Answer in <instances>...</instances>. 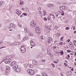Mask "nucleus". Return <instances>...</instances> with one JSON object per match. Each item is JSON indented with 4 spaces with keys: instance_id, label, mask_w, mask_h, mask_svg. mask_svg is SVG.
<instances>
[{
    "instance_id": "f257e3e1",
    "label": "nucleus",
    "mask_w": 76,
    "mask_h": 76,
    "mask_svg": "<svg viewBox=\"0 0 76 76\" xmlns=\"http://www.w3.org/2000/svg\"><path fill=\"white\" fill-rule=\"evenodd\" d=\"M27 72L29 74V75H34L35 73L34 71L31 69H28L27 70Z\"/></svg>"
},
{
    "instance_id": "f03ea898",
    "label": "nucleus",
    "mask_w": 76,
    "mask_h": 76,
    "mask_svg": "<svg viewBox=\"0 0 76 76\" xmlns=\"http://www.w3.org/2000/svg\"><path fill=\"white\" fill-rule=\"evenodd\" d=\"M20 50L21 52L24 53H25L26 51V49L25 48V47L23 45H22L21 47L20 48Z\"/></svg>"
},
{
    "instance_id": "7ed1b4c3",
    "label": "nucleus",
    "mask_w": 76,
    "mask_h": 76,
    "mask_svg": "<svg viewBox=\"0 0 76 76\" xmlns=\"http://www.w3.org/2000/svg\"><path fill=\"white\" fill-rule=\"evenodd\" d=\"M30 26L31 27H35L36 26V23H34V20H33L30 23Z\"/></svg>"
},
{
    "instance_id": "20e7f679",
    "label": "nucleus",
    "mask_w": 76,
    "mask_h": 76,
    "mask_svg": "<svg viewBox=\"0 0 76 76\" xmlns=\"http://www.w3.org/2000/svg\"><path fill=\"white\" fill-rule=\"evenodd\" d=\"M10 28H13L14 29L16 28V25L12 23H11L10 24Z\"/></svg>"
},
{
    "instance_id": "39448f33",
    "label": "nucleus",
    "mask_w": 76,
    "mask_h": 76,
    "mask_svg": "<svg viewBox=\"0 0 76 76\" xmlns=\"http://www.w3.org/2000/svg\"><path fill=\"white\" fill-rule=\"evenodd\" d=\"M11 61H12V60L11 59H7L4 62V63L6 64H9V63H10Z\"/></svg>"
},
{
    "instance_id": "423d86ee",
    "label": "nucleus",
    "mask_w": 76,
    "mask_h": 76,
    "mask_svg": "<svg viewBox=\"0 0 76 76\" xmlns=\"http://www.w3.org/2000/svg\"><path fill=\"white\" fill-rule=\"evenodd\" d=\"M30 43L31 44V45L32 47H35V44L33 41L31 40L30 41Z\"/></svg>"
},
{
    "instance_id": "0eeeda50",
    "label": "nucleus",
    "mask_w": 76,
    "mask_h": 76,
    "mask_svg": "<svg viewBox=\"0 0 76 76\" xmlns=\"http://www.w3.org/2000/svg\"><path fill=\"white\" fill-rule=\"evenodd\" d=\"M59 9L61 10H64L67 9V7L65 6H63L62 7H60Z\"/></svg>"
},
{
    "instance_id": "6e6552de",
    "label": "nucleus",
    "mask_w": 76,
    "mask_h": 76,
    "mask_svg": "<svg viewBox=\"0 0 76 76\" xmlns=\"http://www.w3.org/2000/svg\"><path fill=\"white\" fill-rule=\"evenodd\" d=\"M18 67V65L17 64H15V65H13L12 66V68L14 70H15Z\"/></svg>"
},
{
    "instance_id": "1a4fd4ad",
    "label": "nucleus",
    "mask_w": 76,
    "mask_h": 76,
    "mask_svg": "<svg viewBox=\"0 0 76 76\" xmlns=\"http://www.w3.org/2000/svg\"><path fill=\"white\" fill-rule=\"evenodd\" d=\"M15 72H16L19 73V72L21 71V69L20 68H18H18L15 69Z\"/></svg>"
},
{
    "instance_id": "9d476101",
    "label": "nucleus",
    "mask_w": 76,
    "mask_h": 76,
    "mask_svg": "<svg viewBox=\"0 0 76 76\" xmlns=\"http://www.w3.org/2000/svg\"><path fill=\"white\" fill-rule=\"evenodd\" d=\"M37 34H40L41 33V30H35Z\"/></svg>"
},
{
    "instance_id": "9b49d317",
    "label": "nucleus",
    "mask_w": 76,
    "mask_h": 76,
    "mask_svg": "<svg viewBox=\"0 0 76 76\" xmlns=\"http://www.w3.org/2000/svg\"><path fill=\"white\" fill-rule=\"evenodd\" d=\"M10 71H9L7 70H6L5 71V74L6 75H7L8 74H9V72Z\"/></svg>"
},
{
    "instance_id": "f8f14e48",
    "label": "nucleus",
    "mask_w": 76,
    "mask_h": 76,
    "mask_svg": "<svg viewBox=\"0 0 76 76\" xmlns=\"http://www.w3.org/2000/svg\"><path fill=\"white\" fill-rule=\"evenodd\" d=\"M33 64L36 65L37 64V62L35 60H33Z\"/></svg>"
},
{
    "instance_id": "ddd939ff",
    "label": "nucleus",
    "mask_w": 76,
    "mask_h": 76,
    "mask_svg": "<svg viewBox=\"0 0 76 76\" xmlns=\"http://www.w3.org/2000/svg\"><path fill=\"white\" fill-rule=\"evenodd\" d=\"M3 1H0V7H1V6H3Z\"/></svg>"
},
{
    "instance_id": "4468645a",
    "label": "nucleus",
    "mask_w": 76,
    "mask_h": 76,
    "mask_svg": "<svg viewBox=\"0 0 76 76\" xmlns=\"http://www.w3.org/2000/svg\"><path fill=\"white\" fill-rule=\"evenodd\" d=\"M47 39L48 40H49V41H53V39L51 38L48 37Z\"/></svg>"
},
{
    "instance_id": "2eb2a0df",
    "label": "nucleus",
    "mask_w": 76,
    "mask_h": 76,
    "mask_svg": "<svg viewBox=\"0 0 76 76\" xmlns=\"http://www.w3.org/2000/svg\"><path fill=\"white\" fill-rule=\"evenodd\" d=\"M24 32H26V33H28L29 32L27 30V29L25 28H24Z\"/></svg>"
},
{
    "instance_id": "dca6fc26",
    "label": "nucleus",
    "mask_w": 76,
    "mask_h": 76,
    "mask_svg": "<svg viewBox=\"0 0 76 76\" xmlns=\"http://www.w3.org/2000/svg\"><path fill=\"white\" fill-rule=\"evenodd\" d=\"M19 4H20V5H22L23 4V1H20V3H19Z\"/></svg>"
},
{
    "instance_id": "f3484780",
    "label": "nucleus",
    "mask_w": 76,
    "mask_h": 76,
    "mask_svg": "<svg viewBox=\"0 0 76 76\" xmlns=\"http://www.w3.org/2000/svg\"><path fill=\"white\" fill-rule=\"evenodd\" d=\"M48 6L49 7H53V5L52 4H49L48 5Z\"/></svg>"
},
{
    "instance_id": "a211bd4d",
    "label": "nucleus",
    "mask_w": 76,
    "mask_h": 76,
    "mask_svg": "<svg viewBox=\"0 0 76 76\" xmlns=\"http://www.w3.org/2000/svg\"><path fill=\"white\" fill-rule=\"evenodd\" d=\"M35 30H41V29H40V28H39V27H36L35 28Z\"/></svg>"
},
{
    "instance_id": "6ab92c4d",
    "label": "nucleus",
    "mask_w": 76,
    "mask_h": 76,
    "mask_svg": "<svg viewBox=\"0 0 76 76\" xmlns=\"http://www.w3.org/2000/svg\"><path fill=\"white\" fill-rule=\"evenodd\" d=\"M6 69H7L6 70L10 71V67H9V66H6Z\"/></svg>"
},
{
    "instance_id": "aec40b11",
    "label": "nucleus",
    "mask_w": 76,
    "mask_h": 76,
    "mask_svg": "<svg viewBox=\"0 0 76 76\" xmlns=\"http://www.w3.org/2000/svg\"><path fill=\"white\" fill-rule=\"evenodd\" d=\"M56 35L58 37H59L61 35V34L60 33H58L56 34Z\"/></svg>"
},
{
    "instance_id": "412c9836",
    "label": "nucleus",
    "mask_w": 76,
    "mask_h": 76,
    "mask_svg": "<svg viewBox=\"0 0 76 76\" xmlns=\"http://www.w3.org/2000/svg\"><path fill=\"white\" fill-rule=\"evenodd\" d=\"M68 75H71L72 74V72L69 71L68 72Z\"/></svg>"
},
{
    "instance_id": "4be33fe9",
    "label": "nucleus",
    "mask_w": 76,
    "mask_h": 76,
    "mask_svg": "<svg viewBox=\"0 0 76 76\" xmlns=\"http://www.w3.org/2000/svg\"><path fill=\"white\" fill-rule=\"evenodd\" d=\"M28 35L29 36H33V34L32 33H28Z\"/></svg>"
},
{
    "instance_id": "5701e85b",
    "label": "nucleus",
    "mask_w": 76,
    "mask_h": 76,
    "mask_svg": "<svg viewBox=\"0 0 76 76\" xmlns=\"http://www.w3.org/2000/svg\"><path fill=\"white\" fill-rule=\"evenodd\" d=\"M16 14H17V15H20V14H21V13H20V12H16Z\"/></svg>"
},
{
    "instance_id": "b1692460",
    "label": "nucleus",
    "mask_w": 76,
    "mask_h": 76,
    "mask_svg": "<svg viewBox=\"0 0 76 76\" xmlns=\"http://www.w3.org/2000/svg\"><path fill=\"white\" fill-rule=\"evenodd\" d=\"M47 74H46V73H42V76H45Z\"/></svg>"
},
{
    "instance_id": "393cba45",
    "label": "nucleus",
    "mask_w": 76,
    "mask_h": 76,
    "mask_svg": "<svg viewBox=\"0 0 76 76\" xmlns=\"http://www.w3.org/2000/svg\"><path fill=\"white\" fill-rule=\"evenodd\" d=\"M51 66H52L53 68L55 67V65H54V64H51Z\"/></svg>"
},
{
    "instance_id": "a878e982",
    "label": "nucleus",
    "mask_w": 76,
    "mask_h": 76,
    "mask_svg": "<svg viewBox=\"0 0 76 76\" xmlns=\"http://www.w3.org/2000/svg\"><path fill=\"white\" fill-rule=\"evenodd\" d=\"M12 5L10 7V8H9V10L10 11L12 9Z\"/></svg>"
},
{
    "instance_id": "bb28decb",
    "label": "nucleus",
    "mask_w": 76,
    "mask_h": 76,
    "mask_svg": "<svg viewBox=\"0 0 76 76\" xmlns=\"http://www.w3.org/2000/svg\"><path fill=\"white\" fill-rule=\"evenodd\" d=\"M26 41V39H25V38L24 37L23 40H22V42H23V41Z\"/></svg>"
},
{
    "instance_id": "cd10ccee",
    "label": "nucleus",
    "mask_w": 76,
    "mask_h": 76,
    "mask_svg": "<svg viewBox=\"0 0 76 76\" xmlns=\"http://www.w3.org/2000/svg\"><path fill=\"white\" fill-rule=\"evenodd\" d=\"M76 41L75 40H74L73 42V43L74 44V45H75V44L76 43Z\"/></svg>"
},
{
    "instance_id": "c85d7f7f",
    "label": "nucleus",
    "mask_w": 76,
    "mask_h": 76,
    "mask_svg": "<svg viewBox=\"0 0 76 76\" xmlns=\"http://www.w3.org/2000/svg\"><path fill=\"white\" fill-rule=\"evenodd\" d=\"M11 57V56H7V57H8V59H9V58H12V57Z\"/></svg>"
},
{
    "instance_id": "c756f323",
    "label": "nucleus",
    "mask_w": 76,
    "mask_h": 76,
    "mask_svg": "<svg viewBox=\"0 0 76 76\" xmlns=\"http://www.w3.org/2000/svg\"><path fill=\"white\" fill-rule=\"evenodd\" d=\"M51 48H53V49L54 50V49H56V47H53Z\"/></svg>"
},
{
    "instance_id": "7c9ffc66",
    "label": "nucleus",
    "mask_w": 76,
    "mask_h": 76,
    "mask_svg": "<svg viewBox=\"0 0 76 76\" xmlns=\"http://www.w3.org/2000/svg\"><path fill=\"white\" fill-rule=\"evenodd\" d=\"M34 67V66H33V65H31V64H30V68H32V67Z\"/></svg>"
},
{
    "instance_id": "2f4dec72",
    "label": "nucleus",
    "mask_w": 76,
    "mask_h": 76,
    "mask_svg": "<svg viewBox=\"0 0 76 76\" xmlns=\"http://www.w3.org/2000/svg\"><path fill=\"white\" fill-rule=\"evenodd\" d=\"M42 62H43V63H45V60L44 59H42Z\"/></svg>"
},
{
    "instance_id": "473e14b6",
    "label": "nucleus",
    "mask_w": 76,
    "mask_h": 76,
    "mask_svg": "<svg viewBox=\"0 0 76 76\" xmlns=\"http://www.w3.org/2000/svg\"><path fill=\"white\" fill-rule=\"evenodd\" d=\"M47 41L48 44H50V43H51V42L50 40H48Z\"/></svg>"
},
{
    "instance_id": "72a5a7b5",
    "label": "nucleus",
    "mask_w": 76,
    "mask_h": 76,
    "mask_svg": "<svg viewBox=\"0 0 76 76\" xmlns=\"http://www.w3.org/2000/svg\"><path fill=\"white\" fill-rule=\"evenodd\" d=\"M67 51L68 53H70V52H71V51L70 50H67Z\"/></svg>"
},
{
    "instance_id": "f704fd0d",
    "label": "nucleus",
    "mask_w": 76,
    "mask_h": 76,
    "mask_svg": "<svg viewBox=\"0 0 76 76\" xmlns=\"http://www.w3.org/2000/svg\"><path fill=\"white\" fill-rule=\"evenodd\" d=\"M3 43V41H1L0 42V45H1V44H2Z\"/></svg>"
},
{
    "instance_id": "c9c22d12",
    "label": "nucleus",
    "mask_w": 76,
    "mask_h": 76,
    "mask_svg": "<svg viewBox=\"0 0 76 76\" xmlns=\"http://www.w3.org/2000/svg\"><path fill=\"white\" fill-rule=\"evenodd\" d=\"M23 14L24 16H26L27 15V14L25 13H23Z\"/></svg>"
},
{
    "instance_id": "e433bc0d",
    "label": "nucleus",
    "mask_w": 76,
    "mask_h": 76,
    "mask_svg": "<svg viewBox=\"0 0 76 76\" xmlns=\"http://www.w3.org/2000/svg\"><path fill=\"white\" fill-rule=\"evenodd\" d=\"M61 54H62V55H63L64 54V52H63H63H60Z\"/></svg>"
},
{
    "instance_id": "4c0bfd02",
    "label": "nucleus",
    "mask_w": 76,
    "mask_h": 76,
    "mask_svg": "<svg viewBox=\"0 0 76 76\" xmlns=\"http://www.w3.org/2000/svg\"><path fill=\"white\" fill-rule=\"evenodd\" d=\"M26 10L27 12H29V9L28 8H26Z\"/></svg>"
},
{
    "instance_id": "58836bf2",
    "label": "nucleus",
    "mask_w": 76,
    "mask_h": 76,
    "mask_svg": "<svg viewBox=\"0 0 76 76\" xmlns=\"http://www.w3.org/2000/svg\"><path fill=\"white\" fill-rule=\"evenodd\" d=\"M14 61H13L12 62H11V63L12 64V65H15V63H14Z\"/></svg>"
},
{
    "instance_id": "ea45409f",
    "label": "nucleus",
    "mask_w": 76,
    "mask_h": 76,
    "mask_svg": "<svg viewBox=\"0 0 76 76\" xmlns=\"http://www.w3.org/2000/svg\"><path fill=\"white\" fill-rule=\"evenodd\" d=\"M10 45H14V43H11L10 44Z\"/></svg>"
},
{
    "instance_id": "a19ab883",
    "label": "nucleus",
    "mask_w": 76,
    "mask_h": 76,
    "mask_svg": "<svg viewBox=\"0 0 76 76\" xmlns=\"http://www.w3.org/2000/svg\"><path fill=\"white\" fill-rule=\"evenodd\" d=\"M18 26L20 27H22V25L21 24H18Z\"/></svg>"
},
{
    "instance_id": "79ce46f5",
    "label": "nucleus",
    "mask_w": 76,
    "mask_h": 76,
    "mask_svg": "<svg viewBox=\"0 0 76 76\" xmlns=\"http://www.w3.org/2000/svg\"><path fill=\"white\" fill-rule=\"evenodd\" d=\"M64 15V12H62V13L61 14V15L62 16H63Z\"/></svg>"
},
{
    "instance_id": "37998d69",
    "label": "nucleus",
    "mask_w": 76,
    "mask_h": 76,
    "mask_svg": "<svg viewBox=\"0 0 76 76\" xmlns=\"http://www.w3.org/2000/svg\"><path fill=\"white\" fill-rule=\"evenodd\" d=\"M48 19L49 20H50L51 19V17H48Z\"/></svg>"
},
{
    "instance_id": "c03bdc74",
    "label": "nucleus",
    "mask_w": 76,
    "mask_h": 76,
    "mask_svg": "<svg viewBox=\"0 0 76 76\" xmlns=\"http://www.w3.org/2000/svg\"><path fill=\"white\" fill-rule=\"evenodd\" d=\"M66 30H69V28L67 27L66 28Z\"/></svg>"
},
{
    "instance_id": "a18cd8bd",
    "label": "nucleus",
    "mask_w": 76,
    "mask_h": 76,
    "mask_svg": "<svg viewBox=\"0 0 76 76\" xmlns=\"http://www.w3.org/2000/svg\"><path fill=\"white\" fill-rule=\"evenodd\" d=\"M6 47H1L0 48V49H1V48H6Z\"/></svg>"
},
{
    "instance_id": "49530a36",
    "label": "nucleus",
    "mask_w": 76,
    "mask_h": 76,
    "mask_svg": "<svg viewBox=\"0 0 76 76\" xmlns=\"http://www.w3.org/2000/svg\"><path fill=\"white\" fill-rule=\"evenodd\" d=\"M6 43H7V42H4V44L6 45L7 44Z\"/></svg>"
},
{
    "instance_id": "de8ad7c7",
    "label": "nucleus",
    "mask_w": 76,
    "mask_h": 76,
    "mask_svg": "<svg viewBox=\"0 0 76 76\" xmlns=\"http://www.w3.org/2000/svg\"><path fill=\"white\" fill-rule=\"evenodd\" d=\"M47 15V12H44V16H45Z\"/></svg>"
},
{
    "instance_id": "09e8293b",
    "label": "nucleus",
    "mask_w": 76,
    "mask_h": 76,
    "mask_svg": "<svg viewBox=\"0 0 76 76\" xmlns=\"http://www.w3.org/2000/svg\"><path fill=\"white\" fill-rule=\"evenodd\" d=\"M25 38V39H26V40H27V39L28 38V37H24Z\"/></svg>"
},
{
    "instance_id": "8fccbe9b",
    "label": "nucleus",
    "mask_w": 76,
    "mask_h": 76,
    "mask_svg": "<svg viewBox=\"0 0 76 76\" xmlns=\"http://www.w3.org/2000/svg\"><path fill=\"white\" fill-rule=\"evenodd\" d=\"M10 66H11V67H12V66H13V64H12V63H11L10 64Z\"/></svg>"
},
{
    "instance_id": "3c124183",
    "label": "nucleus",
    "mask_w": 76,
    "mask_h": 76,
    "mask_svg": "<svg viewBox=\"0 0 76 76\" xmlns=\"http://www.w3.org/2000/svg\"><path fill=\"white\" fill-rule=\"evenodd\" d=\"M69 44L70 45H72V42H69Z\"/></svg>"
},
{
    "instance_id": "603ef678",
    "label": "nucleus",
    "mask_w": 76,
    "mask_h": 76,
    "mask_svg": "<svg viewBox=\"0 0 76 76\" xmlns=\"http://www.w3.org/2000/svg\"><path fill=\"white\" fill-rule=\"evenodd\" d=\"M58 42V41L57 40H56L54 41V43H56V42Z\"/></svg>"
},
{
    "instance_id": "864d4df0",
    "label": "nucleus",
    "mask_w": 76,
    "mask_h": 76,
    "mask_svg": "<svg viewBox=\"0 0 76 76\" xmlns=\"http://www.w3.org/2000/svg\"><path fill=\"white\" fill-rule=\"evenodd\" d=\"M30 65H31V64H27V66L29 67H30Z\"/></svg>"
},
{
    "instance_id": "5fc2aeb1",
    "label": "nucleus",
    "mask_w": 76,
    "mask_h": 76,
    "mask_svg": "<svg viewBox=\"0 0 76 76\" xmlns=\"http://www.w3.org/2000/svg\"><path fill=\"white\" fill-rule=\"evenodd\" d=\"M64 64L65 66H67V64H66V63H64Z\"/></svg>"
},
{
    "instance_id": "6e6d98bb",
    "label": "nucleus",
    "mask_w": 76,
    "mask_h": 76,
    "mask_svg": "<svg viewBox=\"0 0 76 76\" xmlns=\"http://www.w3.org/2000/svg\"><path fill=\"white\" fill-rule=\"evenodd\" d=\"M63 42H61L60 43H59V44L60 45H62V44H63Z\"/></svg>"
},
{
    "instance_id": "4d7b16f0",
    "label": "nucleus",
    "mask_w": 76,
    "mask_h": 76,
    "mask_svg": "<svg viewBox=\"0 0 76 76\" xmlns=\"http://www.w3.org/2000/svg\"><path fill=\"white\" fill-rule=\"evenodd\" d=\"M10 42H7V44H10Z\"/></svg>"
},
{
    "instance_id": "13d9d810",
    "label": "nucleus",
    "mask_w": 76,
    "mask_h": 76,
    "mask_svg": "<svg viewBox=\"0 0 76 76\" xmlns=\"http://www.w3.org/2000/svg\"><path fill=\"white\" fill-rule=\"evenodd\" d=\"M14 64H16V63H17V62L16 61H14Z\"/></svg>"
},
{
    "instance_id": "bf43d9fd",
    "label": "nucleus",
    "mask_w": 76,
    "mask_h": 76,
    "mask_svg": "<svg viewBox=\"0 0 76 76\" xmlns=\"http://www.w3.org/2000/svg\"><path fill=\"white\" fill-rule=\"evenodd\" d=\"M44 20H45V21H46L47 20V18H45L44 19Z\"/></svg>"
},
{
    "instance_id": "052dcab7",
    "label": "nucleus",
    "mask_w": 76,
    "mask_h": 76,
    "mask_svg": "<svg viewBox=\"0 0 76 76\" xmlns=\"http://www.w3.org/2000/svg\"><path fill=\"white\" fill-rule=\"evenodd\" d=\"M47 28H46L47 29H49L50 30H51V29H50L49 28H48V26H47Z\"/></svg>"
},
{
    "instance_id": "680f3d73",
    "label": "nucleus",
    "mask_w": 76,
    "mask_h": 76,
    "mask_svg": "<svg viewBox=\"0 0 76 76\" xmlns=\"http://www.w3.org/2000/svg\"><path fill=\"white\" fill-rule=\"evenodd\" d=\"M16 44L17 45H19V43L18 42H17L16 43Z\"/></svg>"
},
{
    "instance_id": "e2e57ef3",
    "label": "nucleus",
    "mask_w": 76,
    "mask_h": 76,
    "mask_svg": "<svg viewBox=\"0 0 76 76\" xmlns=\"http://www.w3.org/2000/svg\"><path fill=\"white\" fill-rule=\"evenodd\" d=\"M43 13H45V12H47V11L45 10H44L43 11Z\"/></svg>"
},
{
    "instance_id": "0e129e2a",
    "label": "nucleus",
    "mask_w": 76,
    "mask_h": 76,
    "mask_svg": "<svg viewBox=\"0 0 76 76\" xmlns=\"http://www.w3.org/2000/svg\"><path fill=\"white\" fill-rule=\"evenodd\" d=\"M74 70V69L73 68H72L71 69V70H72V71H73Z\"/></svg>"
},
{
    "instance_id": "69168bd1",
    "label": "nucleus",
    "mask_w": 76,
    "mask_h": 76,
    "mask_svg": "<svg viewBox=\"0 0 76 76\" xmlns=\"http://www.w3.org/2000/svg\"><path fill=\"white\" fill-rule=\"evenodd\" d=\"M61 40H63V37H61Z\"/></svg>"
},
{
    "instance_id": "338daca9",
    "label": "nucleus",
    "mask_w": 76,
    "mask_h": 76,
    "mask_svg": "<svg viewBox=\"0 0 76 76\" xmlns=\"http://www.w3.org/2000/svg\"><path fill=\"white\" fill-rule=\"evenodd\" d=\"M54 63H57V62L56 61H54Z\"/></svg>"
},
{
    "instance_id": "774afa93",
    "label": "nucleus",
    "mask_w": 76,
    "mask_h": 76,
    "mask_svg": "<svg viewBox=\"0 0 76 76\" xmlns=\"http://www.w3.org/2000/svg\"><path fill=\"white\" fill-rule=\"evenodd\" d=\"M20 18H22V17H23V15H21L20 16Z\"/></svg>"
}]
</instances>
